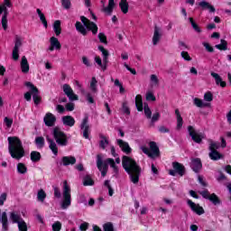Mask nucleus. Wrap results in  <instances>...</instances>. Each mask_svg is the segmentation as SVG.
<instances>
[{
  "instance_id": "obj_1",
  "label": "nucleus",
  "mask_w": 231,
  "mask_h": 231,
  "mask_svg": "<svg viewBox=\"0 0 231 231\" xmlns=\"http://www.w3.org/2000/svg\"><path fill=\"white\" fill-rule=\"evenodd\" d=\"M122 164L125 171L129 174L132 183H138L140 181V166L136 164V161L129 156H123Z\"/></svg>"
},
{
  "instance_id": "obj_2",
  "label": "nucleus",
  "mask_w": 231,
  "mask_h": 231,
  "mask_svg": "<svg viewBox=\"0 0 231 231\" xmlns=\"http://www.w3.org/2000/svg\"><path fill=\"white\" fill-rule=\"evenodd\" d=\"M8 151L11 157L14 160H21L24 158V147H23V142L18 137H8Z\"/></svg>"
},
{
  "instance_id": "obj_3",
  "label": "nucleus",
  "mask_w": 231,
  "mask_h": 231,
  "mask_svg": "<svg viewBox=\"0 0 231 231\" xmlns=\"http://www.w3.org/2000/svg\"><path fill=\"white\" fill-rule=\"evenodd\" d=\"M107 164L110 165L116 174L118 173V166L115 163V160L108 158L105 161V163L102 162V156L97 155V165L98 171L101 172V176L105 177L107 174Z\"/></svg>"
},
{
  "instance_id": "obj_4",
  "label": "nucleus",
  "mask_w": 231,
  "mask_h": 231,
  "mask_svg": "<svg viewBox=\"0 0 231 231\" xmlns=\"http://www.w3.org/2000/svg\"><path fill=\"white\" fill-rule=\"evenodd\" d=\"M62 198L60 207L63 210H66L71 206V188L68 184L67 180H64L63 182Z\"/></svg>"
},
{
  "instance_id": "obj_5",
  "label": "nucleus",
  "mask_w": 231,
  "mask_h": 231,
  "mask_svg": "<svg viewBox=\"0 0 231 231\" xmlns=\"http://www.w3.org/2000/svg\"><path fill=\"white\" fill-rule=\"evenodd\" d=\"M52 134L58 145H61L62 147H66L68 145V136L60 128L55 127L53 128Z\"/></svg>"
},
{
  "instance_id": "obj_6",
  "label": "nucleus",
  "mask_w": 231,
  "mask_h": 231,
  "mask_svg": "<svg viewBox=\"0 0 231 231\" xmlns=\"http://www.w3.org/2000/svg\"><path fill=\"white\" fill-rule=\"evenodd\" d=\"M188 131L189 136L196 143H201V141L205 138L203 133L198 132L192 125L188 126Z\"/></svg>"
},
{
  "instance_id": "obj_7",
  "label": "nucleus",
  "mask_w": 231,
  "mask_h": 231,
  "mask_svg": "<svg viewBox=\"0 0 231 231\" xmlns=\"http://www.w3.org/2000/svg\"><path fill=\"white\" fill-rule=\"evenodd\" d=\"M25 86L26 88H29V89H31V93L32 95V100L35 106H39V104H41V96L39 95V88H37V87H34L32 84V82H26Z\"/></svg>"
},
{
  "instance_id": "obj_8",
  "label": "nucleus",
  "mask_w": 231,
  "mask_h": 231,
  "mask_svg": "<svg viewBox=\"0 0 231 231\" xmlns=\"http://www.w3.org/2000/svg\"><path fill=\"white\" fill-rule=\"evenodd\" d=\"M80 20L83 23L84 26H86L87 30L92 32L94 35H97V33H98V26H97V23L89 21V19L86 18L85 16H81Z\"/></svg>"
},
{
  "instance_id": "obj_9",
  "label": "nucleus",
  "mask_w": 231,
  "mask_h": 231,
  "mask_svg": "<svg viewBox=\"0 0 231 231\" xmlns=\"http://www.w3.org/2000/svg\"><path fill=\"white\" fill-rule=\"evenodd\" d=\"M173 170H170L169 174L171 176H174L175 174H179L180 176H183L185 174V167L181 165L180 162L172 163Z\"/></svg>"
},
{
  "instance_id": "obj_10",
  "label": "nucleus",
  "mask_w": 231,
  "mask_h": 231,
  "mask_svg": "<svg viewBox=\"0 0 231 231\" xmlns=\"http://www.w3.org/2000/svg\"><path fill=\"white\" fill-rule=\"evenodd\" d=\"M63 92L65 93V95L68 97V98L70 101L79 100V96H77V94H75V92H73V88H71V86H69L68 84H64L63 85Z\"/></svg>"
},
{
  "instance_id": "obj_11",
  "label": "nucleus",
  "mask_w": 231,
  "mask_h": 231,
  "mask_svg": "<svg viewBox=\"0 0 231 231\" xmlns=\"http://www.w3.org/2000/svg\"><path fill=\"white\" fill-rule=\"evenodd\" d=\"M187 203L189 208H191L192 212H195V214H198V216L205 214V209H203V207L199 206V204H196L190 199H188Z\"/></svg>"
},
{
  "instance_id": "obj_12",
  "label": "nucleus",
  "mask_w": 231,
  "mask_h": 231,
  "mask_svg": "<svg viewBox=\"0 0 231 231\" xmlns=\"http://www.w3.org/2000/svg\"><path fill=\"white\" fill-rule=\"evenodd\" d=\"M201 196L205 198V199H209V201H212L213 205H221V200L214 193L209 194L208 191H202Z\"/></svg>"
},
{
  "instance_id": "obj_13",
  "label": "nucleus",
  "mask_w": 231,
  "mask_h": 231,
  "mask_svg": "<svg viewBox=\"0 0 231 231\" xmlns=\"http://www.w3.org/2000/svg\"><path fill=\"white\" fill-rule=\"evenodd\" d=\"M116 143L120 147L121 151H123V152H125V154H131L133 152V149L131 148V146H129V143L122 139H117Z\"/></svg>"
},
{
  "instance_id": "obj_14",
  "label": "nucleus",
  "mask_w": 231,
  "mask_h": 231,
  "mask_svg": "<svg viewBox=\"0 0 231 231\" xmlns=\"http://www.w3.org/2000/svg\"><path fill=\"white\" fill-rule=\"evenodd\" d=\"M60 48H62V45H60V42H59V39L54 36L51 37L48 51H54V50H60Z\"/></svg>"
},
{
  "instance_id": "obj_15",
  "label": "nucleus",
  "mask_w": 231,
  "mask_h": 231,
  "mask_svg": "<svg viewBox=\"0 0 231 231\" xmlns=\"http://www.w3.org/2000/svg\"><path fill=\"white\" fill-rule=\"evenodd\" d=\"M88 118L86 116L81 123V129L83 130V136L86 138V140H89V125L88 124Z\"/></svg>"
},
{
  "instance_id": "obj_16",
  "label": "nucleus",
  "mask_w": 231,
  "mask_h": 231,
  "mask_svg": "<svg viewBox=\"0 0 231 231\" xmlns=\"http://www.w3.org/2000/svg\"><path fill=\"white\" fill-rule=\"evenodd\" d=\"M160 156V148L156 145V143L151 142L150 143V158H158Z\"/></svg>"
},
{
  "instance_id": "obj_17",
  "label": "nucleus",
  "mask_w": 231,
  "mask_h": 231,
  "mask_svg": "<svg viewBox=\"0 0 231 231\" xmlns=\"http://www.w3.org/2000/svg\"><path fill=\"white\" fill-rule=\"evenodd\" d=\"M43 121L45 123V125H47L48 127H52V125H55L57 118L53 116V114L47 113L43 118Z\"/></svg>"
},
{
  "instance_id": "obj_18",
  "label": "nucleus",
  "mask_w": 231,
  "mask_h": 231,
  "mask_svg": "<svg viewBox=\"0 0 231 231\" xmlns=\"http://www.w3.org/2000/svg\"><path fill=\"white\" fill-rule=\"evenodd\" d=\"M12 1L4 0L3 4H0V15L4 13V15H8V8H12Z\"/></svg>"
},
{
  "instance_id": "obj_19",
  "label": "nucleus",
  "mask_w": 231,
  "mask_h": 231,
  "mask_svg": "<svg viewBox=\"0 0 231 231\" xmlns=\"http://www.w3.org/2000/svg\"><path fill=\"white\" fill-rule=\"evenodd\" d=\"M160 41H162V32L160 31V29L158 27H155L154 32H153L152 40L153 46H157V44L160 42Z\"/></svg>"
},
{
  "instance_id": "obj_20",
  "label": "nucleus",
  "mask_w": 231,
  "mask_h": 231,
  "mask_svg": "<svg viewBox=\"0 0 231 231\" xmlns=\"http://www.w3.org/2000/svg\"><path fill=\"white\" fill-rule=\"evenodd\" d=\"M0 220L2 223V230L8 231V216L6 215V212L1 213V209H0Z\"/></svg>"
},
{
  "instance_id": "obj_21",
  "label": "nucleus",
  "mask_w": 231,
  "mask_h": 231,
  "mask_svg": "<svg viewBox=\"0 0 231 231\" xmlns=\"http://www.w3.org/2000/svg\"><path fill=\"white\" fill-rule=\"evenodd\" d=\"M61 163L68 167V165H75L77 159L74 156H64L61 158Z\"/></svg>"
},
{
  "instance_id": "obj_22",
  "label": "nucleus",
  "mask_w": 231,
  "mask_h": 231,
  "mask_svg": "<svg viewBox=\"0 0 231 231\" xmlns=\"http://www.w3.org/2000/svg\"><path fill=\"white\" fill-rule=\"evenodd\" d=\"M20 66L22 73H28L30 71V63H28V59H26V56L22 57Z\"/></svg>"
},
{
  "instance_id": "obj_23",
  "label": "nucleus",
  "mask_w": 231,
  "mask_h": 231,
  "mask_svg": "<svg viewBox=\"0 0 231 231\" xmlns=\"http://www.w3.org/2000/svg\"><path fill=\"white\" fill-rule=\"evenodd\" d=\"M211 77L215 79L217 86H219L220 88H226V82L223 81V79L219 74L216 72H211Z\"/></svg>"
},
{
  "instance_id": "obj_24",
  "label": "nucleus",
  "mask_w": 231,
  "mask_h": 231,
  "mask_svg": "<svg viewBox=\"0 0 231 231\" xmlns=\"http://www.w3.org/2000/svg\"><path fill=\"white\" fill-rule=\"evenodd\" d=\"M47 142L49 143L51 151H52L53 154L57 156V154H59V148L57 147V143H55V141H53V139H51L49 136H47Z\"/></svg>"
},
{
  "instance_id": "obj_25",
  "label": "nucleus",
  "mask_w": 231,
  "mask_h": 231,
  "mask_svg": "<svg viewBox=\"0 0 231 231\" xmlns=\"http://www.w3.org/2000/svg\"><path fill=\"white\" fill-rule=\"evenodd\" d=\"M62 122L64 125H67L69 127H73L75 125V118L71 116H65L62 117Z\"/></svg>"
},
{
  "instance_id": "obj_26",
  "label": "nucleus",
  "mask_w": 231,
  "mask_h": 231,
  "mask_svg": "<svg viewBox=\"0 0 231 231\" xmlns=\"http://www.w3.org/2000/svg\"><path fill=\"white\" fill-rule=\"evenodd\" d=\"M160 86V79L156 74H152L150 76V87L158 88Z\"/></svg>"
},
{
  "instance_id": "obj_27",
  "label": "nucleus",
  "mask_w": 231,
  "mask_h": 231,
  "mask_svg": "<svg viewBox=\"0 0 231 231\" xmlns=\"http://www.w3.org/2000/svg\"><path fill=\"white\" fill-rule=\"evenodd\" d=\"M10 219H11L12 223H14V224L16 223L17 225H18V223H21V221L23 220V217H21V215L18 214L17 212H11Z\"/></svg>"
},
{
  "instance_id": "obj_28",
  "label": "nucleus",
  "mask_w": 231,
  "mask_h": 231,
  "mask_svg": "<svg viewBox=\"0 0 231 231\" xmlns=\"http://www.w3.org/2000/svg\"><path fill=\"white\" fill-rule=\"evenodd\" d=\"M175 115L177 118V129L180 131V129L183 127V117H181V114L179 109L175 110Z\"/></svg>"
},
{
  "instance_id": "obj_29",
  "label": "nucleus",
  "mask_w": 231,
  "mask_h": 231,
  "mask_svg": "<svg viewBox=\"0 0 231 231\" xmlns=\"http://www.w3.org/2000/svg\"><path fill=\"white\" fill-rule=\"evenodd\" d=\"M209 158L210 160H213L214 162H216L217 160H221V158H223V155L219 153L217 150H210Z\"/></svg>"
},
{
  "instance_id": "obj_30",
  "label": "nucleus",
  "mask_w": 231,
  "mask_h": 231,
  "mask_svg": "<svg viewBox=\"0 0 231 231\" xmlns=\"http://www.w3.org/2000/svg\"><path fill=\"white\" fill-rule=\"evenodd\" d=\"M53 30L55 32V35L59 37L60 33H62V28L60 27V20H56L53 23Z\"/></svg>"
},
{
  "instance_id": "obj_31",
  "label": "nucleus",
  "mask_w": 231,
  "mask_h": 231,
  "mask_svg": "<svg viewBox=\"0 0 231 231\" xmlns=\"http://www.w3.org/2000/svg\"><path fill=\"white\" fill-rule=\"evenodd\" d=\"M115 8V0H108V6L105 7L103 10L106 15H111L113 14V9Z\"/></svg>"
},
{
  "instance_id": "obj_32",
  "label": "nucleus",
  "mask_w": 231,
  "mask_h": 231,
  "mask_svg": "<svg viewBox=\"0 0 231 231\" xmlns=\"http://www.w3.org/2000/svg\"><path fill=\"white\" fill-rule=\"evenodd\" d=\"M193 104L197 107H208V103L204 102L203 99L199 97L193 98Z\"/></svg>"
},
{
  "instance_id": "obj_33",
  "label": "nucleus",
  "mask_w": 231,
  "mask_h": 231,
  "mask_svg": "<svg viewBox=\"0 0 231 231\" xmlns=\"http://www.w3.org/2000/svg\"><path fill=\"white\" fill-rule=\"evenodd\" d=\"M191 167L195 172H198L201 169L202 164H201V160L199 159H194L191 162Z\"/></svg>"
},
{
  "instance_id": "obj_34",
  "label": "nucleus",
  "mask_w": 231,
  "mask_h": 231,
  "mask_svg": "<svg viewBox=\"0 0 231 231\" xmlns=\"http://www.w3.org/2000/svg\"><path fill=\"white\" fill-rule=\"evenodd\" d=\"M16 171L18 174H26V172H28V168L26 167V164L19 162L16 165Z\"/></svg>"
},
{
  "instance_id": "obj_35",
  "label": "nucleus",
  "mask_w": 231,
  "mask_h": 231,
  "mask_svg": "<svg viewBox=\"0 0 231 231\" xmlns=\"http://www.w3.org/2000/svg\"><path fill=\"white\" fill-rule=\"evenodd\" d=\"M98 50H99V51H101V53L103 55L104 64H107V62H108L107 59L109 58V51L107 50H106V48H104L103 46H99Z\"/></svg>"
},
{
  "instance_id": "obj_36",
  "label": "nucleus",
  "mask_w": 231,
  "mask_h": 231,
  "mask_svg": "<svg viewBox=\"0 0 231 231\" xmlns=\"http://www.w3.org/2000/svg\"><path fill=\"white\" fill-rule=\"evenodd\" d=\"M119 8H121V12L127 14L129 12V3H127V0H121L119 3Z\"/></svg>"
},
{
  "instance_id": "obj_37",
  "label": "nucleus",
  "mask_w": 231,
  "mask_h": 231,
  "mask_svg": "<svg viewBox=\"0 0 231 231\" xmlns=\"http://www.w3.org/2000/svg\"><path fill=\"white\" fill-rule=\"evenodd\" d=\"M135 106L138 111H143V101L142 100V95L135 97Z\"/></svg>"
},
{
  "instance_id": "obj_38",
  "label": "nucleus",
  "mask_w": 231,
  "mask_h": 231,
  "mask_svg": "<svg viewBox=\"0 0 231 231\" xmlns=\"http://www.w3.org/2000/svg\"><path fill=\"white\" fill-rule=\"evenodd\" d=\"M76 30L81 33V35H88V30H86V27L82 25L80 22L76 23Z\"/></svg>"
},
{
  "instance_id": "obj_39",
  "label": "nucleus",
  "mask_w": 231,
  "mask_h": 231,
  "mask_svg": "<svg viewBox=\"0 0 231 231\" xmlns=\"http://www.w3.org/2000/svg\"><path fill=\"white\" fill-rule=\"evenodd\" d=\"M95 62L103 69V71H106L107 69V63H102V58L100 56H96L94 59Z\"/></svg>"
},
{
  "instance_id": "obj_40",
  "label": "nucleus",
  "mask_w": 231,
  "mask_h": 231,
  "mask_svg": "<svg viewBox=\"0 0 231 231\" xmlns=\"http://www.w3.org/2000/svg\"><path fill=\"white\" fill-rule=\"evenodd\" d=\"M40 21H42V23L43 24L44 28H48V21H46V16L44 15V14H42V11H41V9H37L36 10Z\"/></svg>"
},
{
  "instance_id": "obj_41",
  "label": "nucleus",
  "mask_w": 231,
  "mask_h": 231,
  "mask_svg": "<svg viewBox=\"0 0 231 231\" xmlns=\"http://www.w3.org/2000/svg\"><path fill=\"white\" fill-rule=\"evenodd\" d=\"M31 161L34 163H37V162H41V152L37 151H32L31 152Z\"/></svg>"
},
{
  "instance_id": "obj_42",
  "label": "nucleus",
  "mask_w": 231,
  "mask_h": 231,
  "mask_svg": "<svg viewBox=\"0 0 231 231\" xmlns=\"http://www.w3.org/2000/svg\"><path fill=\"white\" fill-rule=\"evenodd\" d=\"M97 84H98L97 78H92L90 81V90L92 91V93H97V91H98V89L97 88Z\"/></svg>"
},
{
  "instance_id": "obj_43",
  "label": "nucleus",
  "mask_w": 231,
  "mask_h": 231,
  "mask_svg": "<svg viewBox=\"0 0 231 231\" xmlns=\"http://www.w3.org/2000/svg\"><path fill=\"white\" fill-rule=\"evenodd\" d=\"M21 46H23V39L21 36H15L14 48L16 50H21Z\"/></svg>"
},
{
  "instance_id": "obj_44",
  "label": "nucleus",
  "mask_w": 231,
  "mask_h": 231,
  "mask_svg": "<svg viewBox=\"0 0 231 231\" xmlns=\"http://www.w3.org/2000/svg\"><path fill=\"white\" fill-rule=\"evenodd\" d=\"M37 199L38 201H41V203H44V200L46 199V192L43 191V189L38 191Z\"/></svg>"
},
{
  "instance_id": "obj_45",
  "label": "nucleus",
  "mask_w": 231,
  "mask_h": 231,
  "mask_svg": "<svg viewBox=\"0 0 231 231\" xmlns=\"http://www.w3.org/2000/svg\"><path fill=\"white\" fill-rule=\"evenodd\" d=\"M145 98L148 102H156V97H154V93L151 90L146 92Z\"/></svg>"
},
{
  "instance_id": "obj_46",
  "label": "nucleus",
  "mask_w": 231,
  "mask_h": 231,
  "mask_svg": "<svg viewBox=\"0 0 231 231\" xmlns=\"http://www.w3.org/2000/svg\"><path fill=\"white\" fill-rule=\"evenodd\" d=\"M35 143L38 149H42V147H44V137H42V136L36 137Z\"/></svg>"
},
{
  "instance_id": "obj_47",
  "label": "nucleus",
  "mask_w": 231,
  "mask_h": 231,
  "mask_svg": "<svg viewBox=\"0 0 231 231\" xmlns=\"http://www.w3.org/2000/svg\"><path fill=\"white\" fill-rule=\"evenodd\" d=\"M121 111L124 113V115H131V110L129 109V105L127 102H124L122 104Z\"/></svg>"
},
{
  "instance_id": "obj_48",
  "label": "nucleus",
  "mask_w": 231,
  "mask_h": 231,
  "mask_svg": "<svg viewBox=\"0 0 231 231\" xmlns=\"http://www.w3.org/2000/svg\"><path fill=\"white\" fill-rule=\"evenodd\" d=\"M143 111H144V115H145L146 118H152V112L151 111V108L149 107V105L144 104Z\"/></svg>"
},
{
  "instance_id": "obj_49",
  "label": "nucleus",
  "mask_w": 231,
  "mask_h": 231,
  "mask_svg": "<svg viewBox=\"0 0 231 231\" xmlns=\"http://www.w3.org/2000/svg\"><path fill=\"white\" fill-rule=\"evenodd\" d=\"M17 225L19 231H28V225L26 224L24 219L20 221Z\"/></svg>"
},
{
  "instance_id": "obj_50",
  "label": "nucleus",
  "mask_w": 231,
  "mask_h": 231,
  "mask_svg": "<svg viewBox=\"0 0 231 231\" xmlns=\"http://www.w3.org/2000/svg\"><path fill=\"white\" fill-rule=\"evenodd\" d=\"M204 100L205 102H212L214 100V95H212V92L208 91L204 94Z\"/></svg>"
},
{
  "instance_id": "obj_51",
  "label": "nucleus",
  "mask_w": 231,
  "mask_h": 231,
  "mask_svg": "<svg viewBox=\"0 0 231 231\" xmlns=\"http://www.w3.org/2000/svg\"><path fill=\"white\" fill-rule=\"evenodd\" d=\"M95 182L93 181V179H91V177L89 175H88L84 178L83 184L85 185V187L91 186Z\"/></svg>"
},
{
  "instance_id": "obj_52",
  "label": "nucleus",
  "mask_w": 231,
  "mask_h": 231,
  "mask_svg": "<svg viewBox=\"0 0 231 231\" xmlns=\"http://www.w3.org/2000/svg\"><path fill=\"white\" fill-rule=\"evenodd\" d=\"M108 145H109V141L107 140V138L101 137V140L99 143V146L101 147V149H106V147H107Z\"/></svg>"
},
{
  "instance_id": "obj_53",
  "label": "nucleus",
  "mask_w": 231,
  "mask_h": 231,
  "mask_svg": "<svg viewBox=\"0 0 231 231\" xmlns=\"http://www.w3.org/2000/svg\"><path fill=\"white\" fill-rule=\"evenodd\" d=\"M8 14H4L2 17V27L4 30H8Z\"/></svg>"
},
{
  "instance_id": "obj_54",
  "label": "nucleus",
  "mask_w": 231,
  "mask_h": 231,
  "mask_svg": "<svg viewBox=\"0 0 231 231\" xmlns=\"http://www.w3.org/2000/svg\"><path fill=\"white\" fill-rule=\"evenodd\" d=\"M219 149V143L210 141L209 143V151H217Z\"/></svg>"
},
{
  "instance_id": "obj_55",
  "label": "nucleus",
  "mask_w": 231,
  "mask_h": 231,
  "mask_svg": "<svg viewBox=\"0 0 231 231\" xmlns=\"http://www.w3.org/2000/svg\"><path fill=\"white\" fill-rule=\"evenodd\" d=\"M189 23H190L192 28L195 30V32H198V33H199L201 32V29L199 28V26H198V23H196V22H194V19L192 17L189 18Z\"/></svg>"
},
{
  "instance_id": "obj_56",
  "label": "nucleus",
  "mask_w": 231,
  "mask_h": 231,
  "mask_svg": "<svg viewBox=\"0 0 231 231\" xmlns=\"http://www.w3.org/2000/svg\"><path fill=\"white\" fill-rule=\"evenodd\" d=\"M180 57H182V59H183L184 60H187L188 62H190V60H192V58L190 57V55L189 54V52H188V51H183L180 52Z\"/></svg>"
},
{
  "instance_id": "obj_57",
  "label": "nucleus",
  "mask_w": 231,
  "mask_h": 231,
  "mask_svg": "<svg viewBox=\"0 0 231 231\" xmlns=\"http://www.w3.org/2000/svg\"><path fill=\"white\" fill-rule=\"evenodd\" d=\"M62 229V223L60 221H56L52 224V230L53 231H60Z\"/></svg>"
},
{
  "instance_id": "obj_58",
  "label": "nucleus",
  "mask_w": 231,
  "mask_h": 231,
  "mask_svg": "<svg viewBox=\"0 0 231 231\" xmlns=\"http://www.w3.org/2000/svg\"><path fill=\"white\" fill-rule=\"evenodd\" d=\"M226 45H227L226 41L221 40V43L220 44H217L215 46V48H217V50H223V51H225V50H226Z\"/></svg>"
},
{
  "instance_id": "obj_59",
  "label": "nucleus",
  "mask_w": 231,
  "mask_h": 231,
  "mask_svg": "<svg viewBox=\"0 0 231 231\" xmlns=\"http://www.w3.org/2000/svg\"><path fill=\"white\" fill-rule=\"evenodd\" d=\"M160 112H155L152 114L151 119H152V124H154L156 122H158V120H160Z\"/></svg>"
},
{
  "instance_id": "obj_60",
  "label": "nucleus",
  "mask_w": 231,
  "mask_h": 231,
  "mask_svg": "<svg viewBox=\"0 0 231 231\" xmlns=\"http://www.w3.org/2000/svg\"><path fill=\"white\" fill-rule=\"evenodd\" d=\"M103 230L104 231H115V227L111 223H106L103 226Z\"/></svg>"
},
{
  "instance_id": "obj_61",
  "label": "nucleus",
  "mask_w": 231,
  "mask_h": 231,
  "mask_svg": "<svg viewBox=\"0 0 231 231\" xmlns=\"http://www.w3.org/2000/svg\"><path fill=\"white\" fill-rule=\"evenodd\" d=\"M105 187L108 189V195L113 196L115 194V191L113 190V188H111V184H109V180L105 181Z\"/></svg>"
},
{
  "instance_id": "obj_62",
  "label": "nucleus",
  "mask_w": 231,
  "mask_h": 231,
  "mask_svg": "<svg viewBox=\"0 0 231 231\" xmlns=\"http://www.w3.org/2000/svg\"><path fill=\"white\" fill-rule=\"evenodd\" d=\"M4 124L6 125V127L10 128V127H12V124H14V119L5 117Z\"/></svg>"
},
{
  "instance_id": "obj_63",
  "label": "nucleus",
  "mask_w": 231,
  "mask_h": 231,
  "mask_svg": "<svg viewBox=\"0 0 231 231\" xmlns=\"http://www.w3.org/2000/svg\"><path fill=\"white\" fill-rule=\"evenodd\" d=\"M6 198H8V194L6 193H2L0 195V207H3V205H5V201H6Z\"/></svg>"
},
{
  "instance_id": "obj_64",
  "label": "nucleus",
  "mask_w": 231,
  "mask_h": 231,
  "mask_svg": "<svg viewBox=\"0 0 231 231\" xmlns=\"http://www.w3.org/2000/svg\"><path fill=\"white\" fill-rule=\"evenodd\" d=\"M13 60H19V49H13Z\"/></svg>"
}]
</instances>
